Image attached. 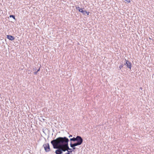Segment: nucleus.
I'll use <instances>...</instances> for the list:
<instances>
[{"label":"nucleus","instance_id":"f257e3e1","mask_svg":"<svg viewBox=\"0 0 154 154\" xmlns=\"http://www.w3.org/2000/svg\"><path fill=\"white\" fill-rule=\"evenodd\" d=\"M69 139L66 137H59L51 141L54 148H58L57 146L60 148H65L68 145Z\"/></svg>","mask_w":154,"mask_h":154},{"label":"nucleus","instance_id":"f03ea898","mask_svg":"<svg viewBox=\"0 0 154 154\" xmlns=\"http://www.w3.org/2000/svg\"><path fill=\"white\" fill-rule=\"evenodd\" d=\"M83 141L82 138L79 136H77L76 137H73V138L70 139V143L73 142H77L81 141V140Z\"/></svg>","mask_w":154,"mask_h":154},{"label":"nucleus","instance_id":"7ed1b4c3","mask_svg":"<svg viewBox=\"0 0 154 154\" xmlns=\"http://www.w3.org/2000/svg\"><path fill=\"white\" fill-rule=\"evenodd\" d=\"M58 148H54V149H57L55 151V153L56 154H62L63 152H65L66 151V149L65 148H60L59 146H57Z\"/></svg>","mask_w":154,"mask_h":154},{"label":"nucleus","instance_id":"20e7f679","mask_svg":"<svg viewBox=\"0 0 154 154\" xmlns=\"http://www.w3.org/2000/svg\"><path fill=\"white\" fill-rule=\"evenodd\" d=\"M83 141L82 140L81 141L75 142L73 143H70V147L72 148V147H74L75 146L81 145L83 143Z\"/></svg>","mask_w":154,"mask_h":154},{"label":"nucleus","instance_id":"39448f33","mask_svg":"<svg viewBox=\"0 0 154 154\" xmlns=\"http://www.w3.org/2000/svg\"><path fill=\"white\" fill-rule=\"evenodd\" d=\"M43 146L46 152H48L50 151V149L49 143H47L44 144Z\"/></svg>","mask_w":154,"mask_h":154},{"label":"nucleus","instance_id":"423d86ee","mask_svg":"<svg viewBox=\"0 0 154 154\" xmlns=\"http://www.w3.org/2000/svg\"><path fill=\"white\" fill-rule=\"evenodd\" d=\"M125 63H124V65H126L127 67L129 68L130 70L131 69V63L128 60L125 59Z\"/></svg>","mask_w":154,"mask_h":154},{"label":"nucleus","instance_id":"0eeeda50","mask_svg":"<svg viewBox=\"0 0 154 154\" xmlns=\"http://www.w3.org/2000/svg\"><path fill=\"white\" fill-rule=\"evenodd\" d=\"M7 38L9 40H10L11 41H12V40H14L15 39L14 37V36H13L11 35H7Z\"/></svg>","mask_w":154,"mask_h":154},{"label":"nucleus","instance_id":"6e6552de","mask_svg":"<svg viewBox=\"0 0 154 154\" xmlns=\"http://www.w3.org/2000/svg\"><path fill=\"white\" fill-rule=\"evenodd\" d=\"M65 149H66V151H68V150H69V152L70 153H71L73 151V149H72L69 148L68 145L65 148Z\"/></svg>","mask_w":154,"mask_h":154},{"label":"nucleus","instance_id":"1a4fd4ad","mask_svg":"<svg viewBox=\"0 0 154 154\" xmlns=\"http://www.w3.org/2000/svg\"><path fill=\"white\" fill-rule=\"evenodd\" d=\"M76 9L79 10V11L82 13V12L83 11L82 8H80L79 7H76Z\"/></svg>","mask_w":154,"mask_h":154},{"label":"nucleus","instance_id":"9d476101","mask_svg":"<svg viewBox=\"0 0 154 154\" xmlns=\"http://www.w3.org/2000/svg\"><path fill=\"white\" fill-rule=\"evenodd\" d=\"M9 17H12L15 20V16L14 15H10L9 16Z\"/></svg>","mask_w":154,"mask_h":154},{"label":"nucleus","instance_id":"9b49d317","mask_svg":"<svg viewBox=\"0 0 154 154\" xmlns=\"http://www.w3.org/2000/svg\"><path fill=\"white\" fill-rule=\"evenodd\" d=\"M86 12H87V11H84L83 10L82 12V13L83 15H85L86 14Z\"/></svg>","mask_w":154,"mask_h":154},{"label":"nucleus","instance_id":"f8f14e48","mask_svg":"<svg viewBox=\"0 0 154 154\" xmlns=\"http://www.w3.org/2000/svg\"><path fill=\"white\" fill-rule=\"evenodd\" d=\"M120 64H121V65L119 67V68L120 69H121L124 66V65H123V63H120Z\"/></svg>","mask_w":154,"mask_h":154},{"label":"nucleus","instance_id":"ddd939ff","mask_svg":"<svg viewBox=\"0 0 154 154\" xmlns=\"http://www.w3.org/2000/svg\"><path fill=\"white\" fill-rule=\"evenodd\" d=\"M75 146L74 147H72V149H73V150H74L75 149H76L75 146Z\"/></svg>","mask_w":154,"mask_h":154},{"label":"nucleus","instance_id":"4468645a","mask_svg":"<svg viewBox=\"0 0 154 154\" xmlns=\"http://www.w3.org/2000/svg\"><path fill=\"white\" fill-rule=\"evenodd\" d=\"M89 12L87 11V12H86V14H87V15H89Z\"/></svg>","mask_w":154,"mask_h":154},{"label":"nucleus","instance_id":"2eb2a0df","mask_svg":"<svg viewBox=\"0 0 154 154\" xmlns=\"http://www.w3.org/2000/svg\"><path fill=\"white\" fill-rule=\"evenodd\" d=\"M38 72L37 71L36 72H34V74L35 75H36L37 74Z\"/></svg>","mask_w":154,"mask_h":154},{"label":"nucleus","instance_id":"dca6fc26","mask_svg":"<svg viewBox=\"0 0 154 154\" xmlns=\"http://www.w3.org/2000/svg\"><path fill=\"white\" fill-rule=\"evenodd\" d=\"M68 151V152H67V153H66L65 154H70V152H69V150H68V151Z\"/></svg>","mask_w":154,"mask_h":154},{"label":"nucleus","instance_id":"f3484780","mask_svg":"<svg viewBox=\"0 0 154 154\" xmlns=\"http://www.w3.org/2000/svg\"><path fill=\"white\" fill-rule=\"evenodd\" d=\"M126 1L129 3L130 2V0H126Z\"/></svg>","mask_w":154,"mask_h":154},{"label":"nucleus","instance_id":"a211bd4d","mask_svg":"<svg viewBox=\"0 0 154 154\" xmlns=\"http://www.w3.org/2000/svg\"><path fill=\"white\" fill-rule=\"evenodd\" d=\"M72 137V135H70L69 136V137Z\"/></svg>","mask_w":154,"mask_h":154},{"label":"nucleus","instance_id":"6ab92c4d","mask_svg":"<svg viewBox=\"0 0 154 154\" xmlns=\"http://www.w3.org/2000/svg\"><path fill=\"white\" fill-rule=\"evenodd\" d=\"M40 68H39L37 70V71L38 72V71H39L40 70Z\"/></svg>","mask_w":154,"mask_h":154}]
</instances>
